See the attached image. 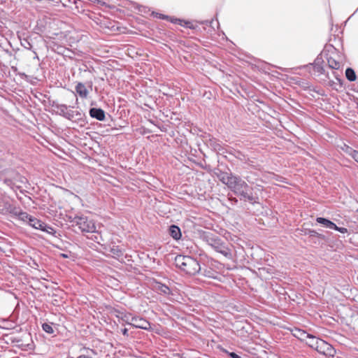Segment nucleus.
Returning <instances> with one entry per match:
<instances>
[{
  "instance_id": "obj_1",
  "label": "nucleus",
  "mask_w": 358,
  "mask_h": 358,
  "mask_svg": "<svg viewBox=\"0 0 358 358\" xmlns=\"http://www.w3.org/2000/svg\"><path fill=\"white\" fill-rule=\"evenodd\" d=\"M8 209L10 211V213L17 215L20 220L29 223L30 226L36 229H40L43 231H45L49 234H52L54 231V229L51 227L48 226L45 223L39 220H37L36 218L32 217L31 215L27 214L25 212L20 211L15 207H12L11 206L9 205V208Z\"/></svg>"
},
{
  "instance_id": "obj_2",
  "label": "nucleus",
  "mask_w": 358,
  "mask_h": 358,
  "mask_svg": "<svg viewBox=\"0 0 358 358\" xmlns=\"http://www.w3.org/2000/svg\"><path fill=\"white\" fill-rule=\"evenodd\" d=\"M176 266L189 275H194L200 271L199 262L189 256L178 255L175 259Z\"/></svg>"
},
{
  "instance_id": "obj_3",
  "label": "nucleus",
  "mask_w": 358,
  "mask_h": 358,
  "mask_svg": "<svg viewBox=\"0 0 358 358\" xmlns=\"http://www.w3.org/2000/svg\"><path fill=\"white\" fill-rule=\"evenodd\" d=\"M235 194L241 196L244 200L255 202V198L251 192L248 184L240 178L235 177L233 179L231 186L229 187Z\"/></svg>"
},
{
  "instance_id": "obj_4",
  "label": "nucleus",
  "mask_w": 358,
  "mask_h": 358,
  "mask_svg": "<svg viewBox=\"0 0 358 358\" xmlns=\"http://www.w3.org/2000/svg\"><path fill=\"white\" fill-rule=\"evenodd\" d=\"M315 343H311L310 347L315 349L320 354L327 357H334L335 349L329 343L322 339H313Z\"/></svg>"
},
{
  "instance_id": "obj_5",
  "label": "nucleus",
  "mask_w": 358,
  "mask_h": 358,
  "mask_svg": "<svg viewBox=\"0 0 358 358\" xmlns=\"http://www.w3.org/2000/svg\"><path fill=\"white\" fill-rule=\"evenodd\" d=\"M75 222L79 229L83 232L93 233L96 231V226L92 220H88L86 217H77L75 218Z\"/></svg>"
},
{
  "instance_id": "obj_6",
  "label": "nucleus",
  "mask_w": 358,
  "mask_h": 358,
  "mask_svg": "<svg viewBox=\"0 0 358 358\" xmlns=\"http://www.w3.org/2000/svg\"><path fill=\"white\" fill-rule=\"evenodd\" d=\"M209 244L217 252L221 253L227 258H228V259L232 258V254H231V250L227 246H226L223 243L220 242V240L211 239Z\"/></svg>"
},
{
  "instance_id": "obj_7",
  "label": "nucleus",
  "mask_w": 358,
  "mask_h": 358,
  "mask_svg": "<svg viewBox=\"0 0 358 358\" xmlns=\"http://www.w3.org/2000/svg\"><path fill=\"white\" fill-rule=\"evenodd\" d=\"M128 323L136 328L143 329H148L150 327V324L147 320L139 317H131Z\"/></svg>"
},
{
  "instance_id": "obj_8",
  "label": "nucleus",
  "mask_w": 358,
  "mask_h": 358,
  "mask_svg": "<svg viewBox=\"0 0 358 358\" xmlns=\"http://www.w3.org/2000/svg\"><path fill=\"white\" fill-rule=\"evenodd\" d=\"M217 177L220 181L227 185L229 188L230 186H231L233 179H234L236 176H231L227 173H220L217 175Z\"/></svg>"
},
{
  "instance_id": "obj_9",
  "label": "nucleus",
  "mask_w": 358,
  "mask_h": 358,
  "mask_svg": "<svg viewBox=\"0 0 358 358\" xmlns=\"http://www.w3.org/2000/svg\"><path fill=\"white\" fill-rule=\"evenodd\" d=\"M76 91L81 98L85 99L88 96L89 90L82 83H78L77 84L76 86Z\"/></svg>"
},
{
  "instance_id": "obj_10",
  "label": "nucleus",
  "mask_w": 358,
  "mask_h": 358,
  "mask_svg": "<svg viewBox=\"0 0 358 358\" xmlns=\"http://www.w3.org/2000/svg\"><path fill=\"white\" fill-rule=\"evenodd\" d=\"M90 115L98 120H103L105 119V113L102 109L93 108L90 109Z\"/></svg>"
},
{
  "instance_id": "obj_11",
  "label": "nucleus",
  "mask_w": 358,
  "mask_h": 358,
  "mask_svg": "<svg viewBox=\"0 0 358 358\" xmlns=\"http://www.w3.org/2000/svg\"><path fill=\"white\" fill-rule=\"evenodd\" d=\"M169 233L171 236L176 240L179 239L181 236L180 228L175 225H172L170 227Z\"/></svg>"
},
{
  "instance_id": "obj_12",
  "label": "nucleus",
  "mask_w": 358,
  "mask_h": 358,
  "mask_svg": "<svg viewBox=\"0 0 358 358\" xmlns=\"http://www.w3.org/2000/svg\"><path fill=\"white\" fill-rule=\"evenodd\" d=\"M316 220L318 223L323 224L327 228L334 229L336 227V225L334 222L327 219L323 217H317Z\"/></svg>"
},
{
  "instance_id": "obj_13",
  "label": "nucleus",
  "mask_w": 358,
  "mask_h": 358,
  "mask_svg": "<svg viewBox=\"0 0 358 358\" xmlns=\"http://www.w3.org/2000/svg\"><path fill=\"white\" fill-rule=\"evenodd\" d=\"M345 76H346V78L350 81H354V80H356L355 73L354 70L350 69V68H348L346 69V71H345Z\"/></svg>"
},
{
  "instance_id": "obj_14",
  "label": "nucleus",
  "mask_w": 358,
  "mask_h": 358,
  "mask_svg": "<svg viewBox=\"0 0 358 358\" xmlns=\"http://www.w3.org/2000/svg\"><path fill=\"white\" fill-rule=\"evenodd\" d=\"M111 254L113 257L115 258H119L120 257L122 256L123 253L122 251L119 249L117 247H113L110 249Z\"/></svg>"
},
{
  "instance_id": "obj_15",
  "label": "nucleus",
  "mask_w": 358,
  "mask_h": 358,
  "mask_svg": "<svg viewBox=\"0 0 358 358\" xmlns=\"http://www.w3.org/2000/svg\"><path fill=\"white\" fill-rule=\"evenodd\" d=\"M294 336L298 337L301 340H305L307 338V337L309 336V334L306 332L301 331V330H296V333L294 334Z\"/></svg>"
},
{
  "instance_id": "obj_16",
  "label": "nucleus",
  "mask_w": 358,
  "mask_h": 358,
  "mask_svg": "<svg viewBox=\"0 0 358 358\" xmlns=\"http://www.w3.org/2000/svg\"><path fill=\"white\" fill-rule=\"evenodd\" d=\"M328 63H329V67L331 69H338L341 67L340 63L333 59H329L328 60Z\"/></svg>"
},
{
  "instance_id": "obj_17",
  "label": "nucleus",
  "mask_w": 358,
  "mask_h": 358,
  "mask_svg": "<svg viewBox=\"0 0 358 358\" xmlns=\"http://www.w3.org/2000/svg\"><path fill=\"white\" fill-rule=\"evenodd\" d=\"M42 328L46 333H48V334L54 333V330L50 324L45 323L42 325Z\"/></svg>"
},
{
  "instance_id": "obj_18",
  "label": "nucleus",
  "mask_w": 358,
  "mask_h": 358,
  "mask_svg": "<svg viewBox=\"0 0 358 358\" xmlns=\"http://www.w3.org/2000/svg\"><path fill=\"white\" fill-rule=\"evenodd\" d=\"M159 289L160 290L161 292L165 294H167L169 293V288L166 286V285H161L159 286Z\"/></svg>"
},
{
  "instance_id": "obj_19",
  "label": "nucleus",
  "mask_w": 358,
  "mask_h": 358,
  "mask_svg": "<svg viewBox=\"0 0 358 358\" xmlns=\"http://www.w3.org/2000/svg\"><path fill=\"white\" fill-rule=\"evenodd\" d=\"M307 338H308V339H309V341H307V343H308L310 346V344H311V343H315V341H313V339H317V338H315V337H314V336H311V335H310V334H309V336H308V337H307Z\"/></svg>"
},
{
  "instance_id": "obj_20",
  "label": "nucleus",
  "mask_w": 358,
  "mask_h": 358,
  "mask_svg": "<svg viewBox=\"0 0 358 358\" xmlns=\"http://www.w3.org/2000/svg\"><path fill=\"white\" fill-rule=\"evenodd\" d=\"M334 229L336 230V231H340L341 233H346L348 231L347 229L346 228H344V227H338L336 226V228H334Z\"/></svg>"
},
{
  "instance_id": "obj_21",
  "label": "nucleus",
  "mask_w": 358,
  "mask_h": 358,
  "mask_svg": "<svg viewBox=\"0 0 358 358\" xmlns=\"http://www.w3.org/2000/svg\"><path fill=\"white\" fill-rule=\"evenodd\" d=\"M352 157L355 159V160L358 162V152L354 151L352 154Z\"/></svg>"
},
{
  "instance_id": "obj_22",
  "label": "nucleus",
  "mask_w": 358,
  "mask_h": 358,
  "mask_svg": "<svg viewBox=\"0 0 358 358\" xmlns=\"http://www.w3.org/2000/svg\"><path fill=\"white\" fill-rule=\"evenodd\" d=\"M229 355L231 357V358H240L237 355H236L234 352H231L229 354Z\"/></svg>"
},
{
  "instance_id": "obj_23",
  "label": "nucleus",
  "mask_w": 358,
  "mask_h": 358,
  "mask_svg": "<svg viewBox=\"0 0 358 358\" xmlns=\"http://www.w3.org/2000/svg\"><path fill=\"white\" fill-rule=\"evenodd\" d=\"M211 145L213 147V148H214L215 150H217V149H219V148H218V147H219L220 145H219L218 144H216V143H212V144H211Z\"/></svg>"
},
{
  "instance_id": "obj_24",
  "label": "nucleus",
  "mask_w": 358,
  "mask_h": 358,
  "mask_svg": "<svg viewBox=\"0 0 358 358\" xmlns=\"http://www.w3.org/2000/svg\"><path fill=\"white\" fill-rule=\"evenodd\" d=\"M122 334H123L124 335H127V329H124L122 330Z\"/></svg>"
},
{
  "instance_id": "obj_25",
  "label": "nucleus",
  "mask_w": 358,
  "mask_h": 358,
  "mask_svg": "<svg viewBox=\"0 0 358 358\" xmlns=\"http://www.w3.org/2000/svg\"><path fill=\"white\" fill-rule=\"evenodd\" d=\"M88 86H89V87L92 88V82L88 83Z\"/></svg>"
},
{
  "instance_id": "obj_26",
  "label": "nucleus",
  "mask_w": 358,
  "mask_h": 358,
  "mask_svg": "<svg viewBox=\"0 0 358 358\" xmlns=\"http://www.w3.org/2000/svg\"><path fill=\"white\" fill-rule=\"evenodd\" d=\"M62 256L64 258H66L68 257V255H65V254H62Z\"/></svg>"
},
{
  "instance_id": "obj_27",
  "label": "nucleus",
  "mask_w": 358,
  "mask_h": 358,
  "mask_svg": "<svg viewBox=\"0 0 358 358\" xmlns=\"http://www.w3.org/2000/svg\"><path fill=\"white\" fill-rule=\"evenodd\" d=\"M357 280H358V275H357Z\"/></svg>"
}]
</instances>
